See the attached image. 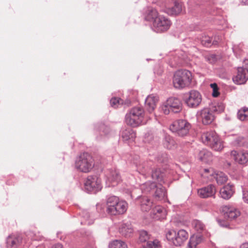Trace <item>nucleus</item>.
Wrapping results in <instances>:
<instances>
[{
	"label": "nucleus",
	"mask_w": 248,
	"mask_h": 248,
	"mask_svg": "<svg viewBox=\"0 0 248 248\" xmlns=\"http://www.w3.org/2000/svg\"><path fill=\"white\" fill-rule=\"evenodd\" d=\"M132 161L137 168V170L145 177L149 176L151 170V177L153 180H156L158 182L164 183V172H161L160 169H152L151 165L152 162L148 161H142L139 155L133 157Z\"/></svg>",
	"instance_id": "nucleus-1"
},
{
	"label": "nucleus",
	"mask_w": 248,
	"mask_h": 248,
	"mask_svg": "<svg viewBox=\"0 0 248 248\" xmlns=\"http://www.w3.org/2000/svg\"><path fill=\"white\" fill-rule=\"evenodd\" d=\"M192 81L191 73L186 69L176 71L173 77V85L175 88L181 89L190 85Z\"/></svg>",
	"instance_id": "nucleus-2"
},
{
	"label": "nucleus",
	"mask_w": 248,
	"mask_h": 248,
	"mask_svg": "<svg viewBox=\"0 0 248 248\" xmlns=\"http://www.w3.org/2000/svg\"><path fill=\"white\" fill-rule=\"evenodd\" d=\"M144 110L140 107L132 108L127 112L125 117V121L127 124L135 127L143 123Z\"/></svg>",
	"instance_id": "nucleus-3"
},
{
	"label": "nucleus",
	"mask_w": 248,
	"mask_h": 248,
	"mask_svg": "<svg viewBox=\"0 0 248 248\" xmlns=\"http://www.w3.org/2000/svg\"><path fill=\"white\" fill-rule=\"evenodd\" d=\"M201 138L204 144L209 146L215 151H220L223 148L222 142L214 131L203 133Z\"/></svg>",
	"instance_id": "nucleus-4"
},
{
	"label": "nucleus",
	"mask_w": 248,
	"mask_h": 248,
	"mask_svg": "<svg viewBox=\"0 0 248 248\" xmlns=\"http://www.w3.org/2000/svg\"><path fill=\"white\" fill-rule=\"evenodd\" d=\"M94 165V160L90 154L83 153L77 158L75 167L79 171L87 173L91 170Z\"/></svg>",
	"instance_id": "nucleus-5"
},
{
	"label": "nucleus",
	"mask_w": 248,
	"mask_h": 248,
	"mask_svg": "<svg viewBox=\"0 0 248 248\" xmlns=\"http://www.w3.org/2000/svg\"><path fill=\"white\" fill-rule=\"evenodd\" d=\"M168 241L176 247L183 245L188 238L187 232L184 229L179 230H170L166 234Z\"/></svg>",
	"instance_id": "nucleus-6"
},
{
	"label": "nucleus",
	"mask_w": 248,
	"mask_h": 248,
	"mask_svg": "<svg viewBox=\"0 0 248 248\" xmlns=\"http://www.w3.org/2000/svg\"><path fill=\"white\" fill-rule=\"evenodd\" d=\"M191 124L186 120L179 119L174 121L170 126V129L181 137L187 136L189 134Z\"/></svg>",
	"instance_id": "nucleus-7"
},
{
	"label": "nucleus",
	"mask_w": 248,
	"mask_h": 248,
	"mask_svg": "<svg viewBox=\"0 0 248 248\" xmlns=\"http://www.w3.org/2000/svg\"><path fill=\"white\" fill-rule=\"evenodd\" d=\"M161 111L165 114L170 112L179 113L182 110V103L178 98L170 97L160 107Z\"/></svg>",
	"instance_id": "nucleus-8"
},
{
	"label": "nucleus",
	"mask_w": 248,
	"mask_h": 248,
	"mask_svg": "<svg viewBox=\"0 0 248 248\" xmlns=\"http://www.w3.org/2000/svg\"><path fill=\"white\" fill-rule=\"evenodd\" d=\"M85 190L90 193L95 194L102 188L101 181L97 175L88 176L84 182Z\"/></svg>",
	"instance_id": "nucleus-9"
},
{
	"label": "nucleus",
	"mask_w": 248,
	"mask_h": 248,
	"mask_svg": "<svg viewBox=\"0 0 248 248\" xmlns=\"http://www.w3.org/2000/svg\"><path fill=\"white\" fill-rule=\"evenodd\" d=\"M171 25V22L168 18L159 15L154 22L153 27L155 31L157 33H162L167 31Z\"/></svg>",
	"instance_id": "nucleus-10"
},
{
	"label": "nucleus",
	"mask_w": 248,
	"mask_h": 248,
	"mask_svg": "<svg viewBox=\"0 0 248 248\" xmlns=\"http://www.w3.org/2000/svg\"><path fill=\"white\" fill-rule=\"evenodd\" d=\"M197 119L202 122L204 125H208L211 124L215 118V114L211 109L208 108H205L199 110L197 113Z\"/></svg>",
	"instance_id": "nucleus-11"
},
{
	"label": "nucleus",
	"mask_w": 248,
	"mask_h": 248,
	"mask_svg": "<svg viewBox=\"0 0 248 248\" xmlns=\"http://www.w3.org/2000/svg\"><path fill=\"white\" fill-rule=\"evenodd\" d=\"M202 100L201 93L197 91L191 90L188 93V96L186 99V103L190 108H195L198 107Z\"/></svg>",
	"instance_id": "nucleus-12"
},
{
	"label": "nucleus",
	"mask_w": 248,
	"mask_h": 248,
	"mask_svg": "<svg viewBox=\"0 0 248 248\" xmlns=\"http://www.w3.org/2000/svg\"><path fill=\"white\" fill-rule=\"evenodd\" d=\"M113 207H107V212L110 216L121 215L124 214L127 208V203L124 201H121L120 202L112 204Z\"/></svg>",
	"instance_id": "nucleus-13"
},
{
	"label": "nucleus",
	"mask_w": 248,
	"mask_h": 248,
	"mask_svg": "<svg viewBox=\"0 0 248 248\" xmlns=\"http://www.w3.org/2000/svg\"><path fill=\"white\" fill-rule=\"evenodd\" d=\"M218 225L223 228L233 229L241 224L244 218H216Z\"/></svg>",
	"instance_id": "nucleus-14"
},
{
	"label": "nucleus",
	"mask_w": 248,
	"mask_h": 248,
	"mask_svg": "<svg viewBox=\"0 0 248 248\" xmlns=\"http://www.w3.org/2000/svg\"><path fill=\"white\" fill-rule=\"evenodd\" d=\"M232 79L235 84L238 85L245 83L248 79V69L243 67H238L237 75Z\"/></svg>",
	"instance_id": "nucleus-15"
},
{
	"label": "nucleus",
	"mask_w": 248,
	"mask_h": 248,
	"mask_svg": "<svg viewBox=\"0 0 248 248\" xmlns=\"http://www.w3.org/2000/svg\"><path fill=\"white\" fill-rule=\"evenodd\" d=\"M22 243V237L19 234H11L7 237V248H20Z\"/></svg>",
	"instance_id": "nucleus-16"
},
{
	"label": "nucleus",
	"mask_w": 248,
	"mask_h": 248,
	"mask_svg": "<svg viewBox=\"0 0 248 248\" xmlns=\"http://www.w3.org/2000/svg\"><path fill=\"white\" fill-rule=\"evenodd\" d=\"M220 213L224 217H239L241 215L240 211L235 207L230 205L222 206Z\"/></svg>",
	"instance_id": "nucleus-17"
},
{
	"label": "nucleus",
	"mask_w": 248,
	"mask_h": 248,
	"mask_svg": "<svg viewBox=\"0 0 248 248\" xmlns=\"http://www.w3.org/2000/svg\"><path fill=\"white\" fill-rule=\"evenodd\" d=\"M216 193V186L213 185H209L198 190V194L202 198H207L214 197Z\"/></svg>",
	"instance_id": "nucleus-18"
},
{
	"label": "nucleus",
	"mask_w": 248,
	"mask_h": 248,
	"mask_svg": "<svg viewBox=\"0 0 248 248\" xmlns=\"http://www.w3.org/2000/svg\"><path fill=\"white\" fill-rule=\"evenodd\" d=\"M231 155L233 156L235 162L239 164L245 165L248 163V152L242 151L237 153L235 151L231 152Z\"/></svg>",
	"instance_id": "nucleus-19"
},
{
	"label": "nucleus",
	"mask_w": 248,
	"mask_h": 248,
	"mask_svg": "<svg viewBox=\"0 0 248 248\" xmlns=\"http://www.w3.org/2000/svg\"><path fill=\"white\" fill-rule=\"evenodd\" d=\"M134 230L130 222H123L119 227V232L125 237H130L133 233Z\"/></svg>",
	"instance_id": "nucleus-20"
},
{
	"label": "nucleus",
	"mask_w": 248,
	"mask_h": 248,
	"mask_svg": "<svg viewBox=\"0 0 248 248\" xmlns=\"http://www.w3.org/2000/svg\"><path fill=\"white\" fill-rule=\"evenodd\" d=\"M182 11V4L175 1L173 6L166 8L164 12L168 15L171 16H177Z\"/></svg>",
	"instance_id": "nucleus-21"
},
{
	"label": "nucleus",
	"mask_w": 248,
	"mask_h": 248,
	"mask_svg": "<svg viewBox=\"0 0 248 248\" xmlns=\"http://www.w3.org/2000/svg\"><path fill=\"white\" fill-rule=\"evenodd\" d=\"M158 100V97L152 94L148 95L146 97L145 101V107L150 113H151L154 110Z\"/></svg>",
	"instance_id": "nucleus-22"
},
{
	"label": "nucleus",
	"mask_w": 248,
	"mask_h": 248,
	"mask_svg": "<svg viewBox=\"0 0 248 248\" xmlns=\"http://www.w3.org/2000/svg\"><path fill=\"white\" fill-rule=\"evenodd\" d=\"M234 191L233 186L228 184L220 189L219 193L223 199L228 200L232 196Z\"/></svg>",
	"instance_id": "nucleus-23"
},
{
	"label": "nucleus",
	"mask_w": 248,
	"mask_h": 248,
	"mask_svg": "<svg viewBox=\"0 0 248 248\" xmlns=\"http://www.w3.org/2000/svg\"><path fill=\"white\" fill-rule=\"evenodd\" d=\"M155 199L157 201H161L165 199L167 196L166 189L161 184L158 186L156 185V187L154 191Z\"/></svg>",
	"instance_id": "nucleus-24"
},
{
	"label": "nucleus",
	"mask_w": 248,
	"mask_h": 248,
	"mask_svg": "<svg viewBox=\"0 0 248 248\" xmlns=\"http://www.w3.org/2000/svg\"><path fill=\"white\" fill-rule=\"evenodd\" d=\"M138 199L140 202L141 209L142 211L147 212L151 209L153 202L149 198L146 196H143L138 197Z\"/></svg>",
	"instance_id": "nucleus-25"
},
{
	"label": "nucleus",
	"mask_w": 248,
	"mask_h": 248,
	"mask_svg": "<svg viewBox=\"0 0 248 248\" xmlns=\"http://www.w3.org/2000/svg\"><path fill=\"white\" fill-rule=\"evenodd\" d=\"M199 159L206 163H208L212 161L213 155L211 152L206 149H202L200 151L198 154Z\"/></svg>",
	"instance_id": "nucleus-26"
},
{
	"label": "nucleus",
	"mask_w": 248,
	"mask_h": 248,
	"mask_svg": "<svg viewBox=\"0 0 248 248\" xmlns=\"http://www.w3.org/2000/svg\"><path fill=\"white\" fill-rule=\"evenodd\" d=\"M159 16L157 11L152 7H148L146 12L144 19L145 20L153 22V25L155 19Z\"/></svg>",
	"instance_id": "nucleus-27"
},
{
	"label": "nucleus",
	"mask_w": 248,
	"mask_h": 248,
	"mask_svg": "<svg viewBox=\"0 0 248 248\" xmlns=\"http://www.w3.org/2000/svg\"><path fill=\"white\" fill-rule=\"evenodd\" d=\"M96 128L97 132L100 135L96 137L98 140H103L104 137L107 136L110 132L109 127L104 124H100Z\"/></svg>",
	"instance_id": "nucleus-28"
},
{
	"label": "nucleus",
	"mask_w": 248,
	"mask_h": 248,
	"mask_svg": "<svg viewBox=\"0 0 248 248\" xmlns=\"http://www.w3.org/2000/svg\"><path fill=\"white\" fill-rule=\"evenodd\" d=\"M108 181L113 183L112 186L117 185L121 180V177L118 170H111L108 175Z\"/></svg>",
	"instance_id": "nucleus-29"
},
{
	"label": "nucleus",
	"mask_w": 248,
	"mask_h": 248,
	"mask_svg": "<svg viewBox=\"0 0 248 248\" xmlns=\"http://www.w3.org/2000/svg\"><path fill=\"white\" fill-rule=\"evenodd\" d=\"M121 137L124 141L133 140L136 137V133L130 128H126L121 131Z\"/></svg>",
	"instance_id": "nucleus-30"
},
{
	"label": "nucleus",
	"mask_w": 248,
	"mask_h": 248,
	"mask_svg": "<svg viewBox=\"0 0 248 248\" xmlns=\"http://www.w3.org/2000/svg\"><path fill=\"white\" fill-rule=\"evenodd\" d=\"M156 185L155 182H146L140 186V189L143 193L145 194L154 192L156 187Z\"/></svg>",
	"instance_id": "nucleus-31"
},
{
	"label": "nucleus",
	"mask_w": 248,
	"mask_h": 248,
	"mask_svg": "<svg viewBox=\"0 0 248 248\" xmlns=\"http://www.w3.org/2000/svg\"><path fill=\"white\" fill-rule=\"evenodd\" d=\"M202 241V237L201 235H193L190 237L188 243V248H196L198 244L200 243Z\"/></svg>",
	"instance_id": "nucleus-32"
},
{
	"label": "nucleus",
	"mask_w": 248,
	"mask_h": 248,
	"mask_svg": "<svg viewBox=\"0 0 248 248\" xmlns=\"http://www.w3.org/2000/svg\"><path fill=\"white\" fill-rule=\"evenodd\" d=\"M218 185H222L225 183L228 180L227 176L223 172L218 171L214 175Z\"/></svg>",
	"instance_id": "nucleus-33"
},
{
	"label": "nucleus",
	"mask_w": 248,
	"mask_h": 248,
	"mask_svg": "<svg viewBox=\"0 0 248 248\" xmlns=\"http://www.w3.org/2000/svg\"><path fill=\"white\" fill-rule=\"evenodd\" d=\"M152 213L156 217H162L167 216L166 210L161 206H156L152 209Z\"/></svg>",
	"instance_id": "nucleus-34"
},
{
	"label": "nucleus",
	"mask_w": 248,
	"mask_h": 248,
	"mask_svg": "<svg viewBox=\"0 0 248 248\" xmlns=\"http://www.w3.org/2000/svg\"><path fill=\"white\" fill-rule=\"evenodd\" d=\"M237 118L241 121L248 120V108L243 107L237 112Z\"/></svg>",
	"instance_id": "nucleus-35"
},
{
	"label": "nucleus",
	"mask_w": 248,
	"mask_h": 248,
	"mask_svg": "<svg viewBox=\"0 0 248 248\" xmlns=\"http://www.w3.org/2000/svg\"><path fill=\"white\" fill-rule=\"evenodd\" d=\"M163 144L168 149H171L175 144V141L171 136L166 134L164 136Z\"/></svg>",
	"instance_id": "nucleus-36"
},
{
	"label": "nucleus",
	"mask_w": 248,
	"mask_h": 248,
	"mask_svg": "<svg viewBox=\"0 0 248 248\" xmlns=\"http://www.w3.org/2000/svg\"><path fill=\"white\" fill-rule=\"evenodd\" d=\"M139 233V241L141 243L148 242L150 234L146 231L141 230L138 231Z\"/></svg>",
	"instance_id": "nucleus-37"
},
{
	"label": "nucleus",
	"mask_w": 248,
	"mask_h": 248,
	"mask_svg": "<svg viewBox=\"0 0 248 248\" xmlns=\"http://www.w3.org/2000/svg\"><path fill=\"white\" fill-rule=\"evenodd\" d=\"M108 248H127V245L122 241L115 240L109 244Z\"/></svg>",
	"instance_id": "nucleus-38"
},
{
	"label": "nucleus",
	"mask_w": 248,
	"mask_h": 248,
	"mask_svg": "<svg viewBox=\"0 0 248 248\" xmlns=\"http://www.w3.org/2000/svg\"><path fill=\"white\" fill-rule=\"evenodd\" d=\"M119 198L115 196H109L107 197L106 200V204L107 207H113V205L112 204H116L119 202H120Z\"/></svg>",
	"instance_id": "nucleus-39"
},
{
	"label": "nucleus",
	"mask_w": 248,
	"mask_h": 248,
	"mask_svg": "<svg viewBox=\"0 0 248 248\" xmlns=\"http://www.w3.org/2000/svg\"><path fill=\"white\" fill-rule=\"evenodd\" d=\"M224 108L225 107L224 104L221 102H219L215 104L211 109L212 111H213L214 113H219L224 111Z\"/></svg>",
	"instance_id": "nucleus-40"
},
{
	"label": "nucleus",
	"mask_w": 248,
	"mask_h": 248,
	"mask_svg": "<svg viewBox=\"0 0 248 248\" xmlns=\"http://www.w3.org/2000/svg\"><path fill=\"white\" fill-rule=\"evenodd\" d=\"M192 226L198 231L201 232L204 228V224L199 220L194 219L192 222Z\"/></svg>",
	"instance_id": "nucleus-41"
},
{
	"label": "nucleus",
	"mask_w": 248,
	"mask_h": 248,
	"mask_svg": "<svg viewBox=\"0 0 248 248\" xmlns=\"http://www.w3.org/2000/svg\"><path fill=\"white\" fill-rule=\"evenodd\" d=\"M124 101L120 98L113 97L110 100V104L111 107L116 108L119 105L123 104Z\"/></svg>",
	"instance_id": "nucleus-42"
},
{
	"label": "nucleus",
	"mask_w": 248,
	"mask_h": 248,
	"mask_svg": "<svg viewBox=\"0 0 248 248\" xmlns=\"http://www.w3.org/2000/svg\"><path fill=\"white\" fill-rule=\"evenodd\" d=\"M147 246L148 248H160L159 242L157 240L148 241Z\"/></svg>",
	"instance_id": "nucleus-43"
},
{
	"label": "nucleus",
	"mask_w": 248,
	"mask_h": 248,
	"mask_svg": "<svg viewBox=\"0 0 248 248\" xmlns=\"http://www.w3.org/2000/svg\"><path fill=\"white\" fill-rule=\"evenodd\" d=\"M210 87L213 89L212 96L215 97H217L219 94V93L217 84L216 83H211Z\"/></svg>",
	"instance_id": "nucleus-44"
},
{
	"label": "nucleus",
	"mask_w": 248,
	"mask_h": 248,
	"mask_svg": "<svg viewBox=\"0 0 248 248\" xmlns=\"http://www.w3.org/2000/svg\"><path fill=\"white\" fill-rule=\"evenodd\" d=\"M246 139L242 137L237 138L234 141V143L239 146H245Z\"/></svg>",
	"instance_id": "nucleus-45"
},
{
	"label": "nucleus",
	"mask_w": 248,
	"mask_h": 248,
	"mask_svg": "<svg viewBox=\"0 0 248 248\" xmlns=\"http://www.w3.org/2000/svg\"><path fill=\"white\" fill-rule=\"evenodd\" d=\"M156 160L159 163H164L167 161V155L165 153L159 154L156 157Z\"/></svg>",
	"instance_id": "nucleus-46"
},
{
	"label": "nucleus",
	"mask_w": 248,
	"mask_h": 248,
	"mask_svg": "<svg viewBox=\"0 0 248 248\" xmlns=\"http://www.w3.org/2000/svg\"><path fill=\"white\" fill-rule=\"evenodd\" d=\"M212 38L209 36H205L202 40V44L207 47L210 46H211Z\"/></svg>",
	"instance_id": "nucleus-47"
},
{
	"label": "nucleus",
	"mask_w": 248,
	"mask_h": 248,
	"mask_svg": "<svg viewBox=\"0 0 248 248\" xmlns=\"http://www.w3.org/2000/svg\"><path fill=\"white\" fill-rule=\"evenodd\" d=\"M207 62L210 63H214L217 60V56L215 54H210L205 57Z\"/></svg>",
	"instance_id": "nucleus-48"
},
{
	"label": "nucleus",
	"mask_w": 248,
	"mask_h": 248,
	"mask_svg": "<svg viewBox=\"0 0 248 248\" xmlns=\"http://www.w3.org/2000/svg\"><path fill=\"white\" fill-rule=\"evenodd\" d=\"M83 219L80 221L81 225H91L94 223L93 218H83Z\"/></svg>",
	"instance_id": "nucleus-49"
},
{
	"label": "nucleus",
	"mask_w": 248,
	"mask_h": 248,
	"mask_svg": "<svg viewBox=\"0 0 248 248\" xmlns=\"http://www.w3.org/2000/svg\"><path fill=\"white\" fill-rule=\"evenodd\" d=\"M243 198L244 201L248 203V191L244 192Z\"/></svg>",
	"instance_id": "nucleus-50"
},
{
	"label": "nucleus",
	"mask_w": 248,
	"mask_h": 248,
	"mask_svg": "<svg viewBox=\"0 0 248 248\" xmlns=\"http://www.w3.org/2000/svg\"><path fill=\"white\" fill-rule=\"evenodd\" d=\"M204 171L205 173H209V172H211V173L210 174L211 175H213L214 176V174H213V170L212 169H204Z\"/></svg>",
	"instance_id": "nucleus-51"
},
{
	"label": "nucleus",
	"mask_w": 248,
	"mask_h": 248,
	"mask_svg": "<svg viewBox=\"0 0 248 248\" xmlns=\"http://www.w3.org/2000/svg\"><path fill=\"white\" fill-rule=\"evenodd\" d=\"M51 248H63V246L61 244L57 243L54 245Z\"/></svg>",
	"instance_id": "nucleus-52"
},
{
	"label": "nucleus",
	"mask_w": 248,
	"mask_h": 248,
	"mask_svg": "<svg viewBox=\"0 0 248 248\" xmlns=\"http://www.w3.org/2000/svg\"><path fill=\"white\" fill-rule=\"evenodd\" d=\"M239 248H248V242L241 244Z\"/></svg>",
	"instance_id": "nucleus-53"
},
{
	"label": "nucleus",
	"mask_w": 248,
	"mask_h": 248,
	"mask_svg": "<svg viewBox=\"0 0 248 248\" xmlns=\"http://www.w3.org/2000/svg\"><path fill=\"white\" fill-rule=\"evenodd\" d=\"M231 166V163L228 161H226L224 163V166L226 168H229Z\"/></svg>",
	"instance_id": "nucleus-54"
},
{
	"label": "nucleus",
	"mask_w": 248,
	"mask_h": 248,
	"mask_svg": "<svg viewBox=\"0 0 248 248\" xmlns=\"http://www.w3.org/2000/svg\"><path fill=\"white\" fill-rule=\"evenodd\" d=\"M61 232H58L57 233V237L59 238L61 240H63L64 239L63 236H59V234L61 233Z\"/></svg>",
	"instance_id": "nucleus-55"
},
{
	"label": "nucleus",
	"mask_w": 248,
	"mask_h": 248,
	"mask_svg": "<svg viewBox=\"0 0 248 248\" xmlns=\"http://www.w3.org/2000/svg\"><path fill=\"white\" fill-rule=\"evenodd\" d=\"M218 44V42L216 40H214L211 42V45H217Z\"/></svg>",
	"instance_id": "nucleus-56"
},
{
	"label": "nucleus",
	"mask_w": 248,
	"mask_h": 248,
	"mask_svg": "<svg viewBox=\"0 0 248 248\" xmlns=\"http://www.w3.org/2000/svg\"><path fill=\"white\" fill-rule=\"evenodd\" d=\"M241 2L244 4L248 5V0H242Z\"/></svg>",
	"instance_id": "nucleus-57"
},
{
	"label": "nucleus",
	"mask_w": 248,
	"mask_h": 248,
	"mask_svg": "<svg viewBox=\"0 0 248 248\" xmlns=\"http://www.w3.org/2000/svg\"><path fill=\"white\" fill-rule=\"evenodd\" d=\"M101 207H102V205L101 204L97 203L96 204V208H97V210H98L100 207L101 208Z\"/></svg>",
	"instance_id": "nucleus-58"
},
{
	"label": "nucleus",
	"mask_w": 248,
	"mask_h": 248,
	"mask_svg": "<svg viewBox=\"0 0 248 248\" xmlns=\"http://www.w3.org/2000/svg\"><path fill=\"white\" fill-rule=\"evenodd\" d=\"M244 62L246 64H248V60H245L244 61Z\"/></svg>",
	"instance_id": "nucleus-59"
},
{
	"label": "nucleus",
	"mask_w": 248,
	"mask_h": 248,
	"mask_svg": "<svg viewBox=\"0 0 248 248\" xmlns=\"http://www.w3.org/2000/svg\"><path fill=\"white\" fill-rule=\"evenodd\" d=\"M31 239H33V240H39L36 237H32V238H31Z\"/></svg>",
	"instance_id": "nucleus-60"
},
{
	"label": "nucleus",
	"mask_w": 248,
	"mask_h": 248,
	"mask_svg": "<svg viewBox=\"0 0 248 248\" xmlns=\"http://www.w3.org/2000/svg\"><path fill=\"white\" fill-rule=\"evenodd\" d=\"M36 248H40V247H37Z\"/></svg>",
	"instance_id": "nucleus-61"
}]
</instances>
